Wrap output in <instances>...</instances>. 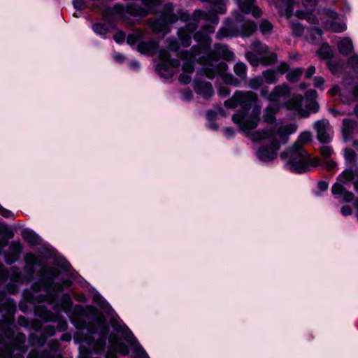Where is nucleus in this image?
Masks as SVG:
<instances>
[{
  "label": "nucleus",
  "instance_id": "obj_1",
  "mask_svg": "<svg viewBox=\"0 0 358 358\" xmlns=\"http://www.w3.org/2000/svg\"><path fill=\"white\" fill-rule=\"evenodd\" d=\"M24 266L20 269L13 266L10 270L0 262V282L5 285L10 294L19 292L20 287L37 280L30 289L23 291V299L19 303L20 310L24 313L33 312L34 319L30 321L24 316L17 319L19 326L33 331L27 341L25 334H15L12 327L17 303L0 292V344L8 347L6 358H25L29 345L31 350L27 358H45V350L41 349L45 344V255L42 252H27L23 256Z\"/></svg>",
  "mask_w": 358,
  "mask_h": 358
},
{
  "label": "nucleus",
  "instance_id": "obj_2",
  "mask_svg": "<svg viewBox=\"0 0 358 358\" xmlns=\"http://www.w3.org/2000/svg\"><path fill=\"white\" fill-rule=\"evenodd\" d=\"M72 267L51 245L46 244V303L55 313H66L76 329L86 331L80 339L75 341L83 347L87 345L95 353L104 351L108 340L110 352L123 356L129 353V348L115 334L109 335V328L104 315L93 306H76L69 294H61L64 288L71 286Z\"/></svg>",
  "mask_w": 358,
  "mask_h": 358
},
{
  "label": "nucleus",
  "instance_id": "obj_3",
  "mask_svg": "<svg viewBox=\"0 0 358 358\" xmlns=\"http://www.w3.org/2000/svg\"><path fill=\"white\" fill-rule=\"evenodd\" d=\"M218 13L213 11H203L195 10L192 18L197 22L200 20L211 22L213 24L203 26L201 29L194 35V38L197 45L192 48L191 52L181 54L180 59L185 60L182 64L183 73L180 74L179 80L184 84L191 81L189 73L194 71L193 63L196 61L203 66V71L208 79H213L215 75H219L222 80L227 85L238 86L239 81L231 73L226 71L228 65L224 62H219L220 58L227 62L234 61V53L230 50L226 45L217 43L214 48L210 51L211 39L209 34L215 31V26L219 22Z\"/></svg>",
  "mask_w": 358,
  "mask_h": 358
},
{
  "label": "nucleus",
  "instance_id": "obj_4",
  "mask_svg": "<svg viewBox=\"0 0 358 358\" xmlns=\"http://www.w3.org/2000/svg\"><path fill=\"white\" fill-rule=\"evenodd\" d=\"M257 100V95L251 91H237L224 102V106L228 108H235L238 106L241 108L242 110L233 115L232 121L238 126L244 136L253 141L267 140L270 142L269 145H261L256 152V156L262 162H271L277 158L282 144L287 142L289 136L296 131L298 126L295 123L276 124L272 128L252 131L259 122L261 107L257 106L251 109L252 104Z\"/></svg>",
  "mask_w": 358,
  "mask_h": 358
},
{
  "label": "nucleus",
  "instance_id": "obj_5",
  "mask_svg": "<svg viewBox=\"0 0 358 358\" xmlns=\"http://www.w3.org/2000/svg\"><path fill=\"white\" fill-rule=\"evenodd\" d=\"M280 158L285 162V168L292 172L303 173L320 164L317 157H311L304 150L289 147L280 154Z\"/></svg>",
  "mask_w": 358,
  "mask_h": 358
},
{
  "label": "nucleus",
  "instance_id": "obj_6",
  "mask_svg": "<svg viewBox=\"0 0 358 358\" xmlns=\"http://www.w3.org/2000/svg\"><path fill=\"white\" fill-rule=\"evenodd\" d=\"M257 29L256 24L250 20H245L242 14L237 13L235 20H227L224 26L216 33L217 39L241 36L248 37Z\"/></svg>",
  "mask_w": 358,
  "mask_h": 358
},
{
  "label": "nucleus",
  "instance_id": "obj_7",
  "mask_svg": "<svg viewBox=\"0 0 358 358\" xmlns=\"http://www.w3.org/2000/svg\"><path fill=\"white\" fill-rule=\"evenodd\" d=\"M350 185L358 192V167H350L343 171L338 176L337 182L332 186L331 192L335 196H342L344 202H351L354 199V194L346 189V187Z\"/></svg>",
  "mask_w": 358,
  "mask_h": 358
},
{
  "label": "nucleus",
  "instance_id": "obj_8",
  "mask_svg": "<svg viewBox=\"0 0 358 358\" xmlns=\"http://www.w3.org/2000/svg\"><path fill=\"white\" fill-rule=\"evenodd\" d=\"M93 1V8H96L104 15L119 13L124 10V8L120 5H115L111 10L106 4V0H92ZM143 4L147 8H142L136 5H131L127 8V12L134 16H145L151 10L153 6L161 3V0H142Z\"/></svg>",
  "mask_w": 358,
  "mask_h": 358
},
{
  "label": "nucleus",
  "instance_id": "obj_9",
  "mask_svg": "<svg viewBox=\"0 0 358 358\" xmlns=\"http://www.w3.org/2000/svg\"><path fill=\"white\" fill-rule=\"evenodd\" d=\"M0 223L6 225L12 232L10 237L8 234L0 233V255H3L7 265H12L20 259L23 252V245L20 241H13L8 244V240L14 237V231L6 223L3 222H0Z\"/></svg>",
  "mask_w": 358,
  "mask_h": 358
},
{
  "label": "nucleus",
  "instance_id": "obj_10",
  "mask_svg": "<svg viewBox=\"0 0 358 358\" xmlns=\"http://www.w3.org/2000/svg\"><path fill=\"white\" fill-rule=\"evenodd\" d=\"M179 19L186 21L189 19V14L184 10H180L178 14L173 13V6L169 3L165 5L159 19L150 20L149 24L155 33H167L169 31V26Z\"/></svg>",
  "mask_w": 358,
  "mask_h": 358
},
{
  "label": "nucleus",
  "instance_id": "obj_11",
  "mask_svg": "<svg viewBox=\"0 0 358 358\" xmlns=\"http://www.w3.org/2000/svg\"><path fill=\"white\" fill-rule=\"evenodd\" d=\"M317 96L314 90H309L306 93V108L302 107L303 99L301 96H295L285 103V107L288 110L295 111L301 117H308L310 113H317L319 110V105L315 101Z\"/></svg>",
  "mask_w": 358,
  "mask_h": 358
},
{
  "label": "nucleus",
  "instance_id": "obj_12",
  "mask_svg": "<svg viewBox=\"0 0 358 358\" xmlns=\"http://www.w3.org/2000/svg\"><path fill=\"white\" fill-rule=\"evenodd\" d=\"M251 50L245 53V57L250 64L254 66L260 64L268 65L274 63L277 59V56L274 53L268 51L266 45L255 41L251 44Z\"/></svg>",
  "mask_w": 358,
  "mask_h": 358
},
{
  "label": "nucleus",
  "instance_id": "obj_13",
  "mask_svg": "<svg viewBox=\"0 0 358 358\" xmlns=\"http://www.w3.org/2000/svg\"><path fill=\"white\" fill-rule=\"evenodd\" d=\"M145 39V32L141 29H136L128 34L127 43L130 46L136 45V50L139 53L152 56L157 50L158 42L155 39H150L147 41Z\"/></svg>",
  "mask_w": 358,
  "mask_h": 358
},
{
  "label": "nucleus",
  "instance_id": "obj_14",
  "mask_svg": "<svg viewBox=\"0 0 358 358\" xmlns=\"http://www.w3.org/2000/svg\"><path fill=\"white\" fill-rule=\"evenodd\" d=\"M110 324L115 331L122 334V338L129 344L132 351L139 358H150L131 331L121 320L113 317L110 320Z\"/></svg>",
  "mask_w": 358,
  "mask_h": 358
},
{
  "label": "nucleus",
  "instance_id": "obj_15",
  "mask_svg": "<svg viewBox=\"0 0 358 358\" xmlns=\"http://www.w3.org/2000/svg\"><path fill=\"white\" fill-rule=\"evenodd\" d=\"M328 93L331 96L339 93L343 103L350 104L358 99V83L355 85L352 83V78L345 77L343 78L341 88L338 85H334Z\"/></svg>",
  "mask_w": 358,
  "mask_h": 358
},
{
  "label": "nucleus",
  "instance_id": "obj_16",
  "mask_svg": "<svg viewBox=\"0 0 358 358\" xmlns=\"http://www.w3.org/2000/svg\"><path fill=\"white\" fill-rule=\"evenodd\" d=\"M324 28L330 31L341 33L347 29V25L343 17L331 9H323L320 12Z\"/></svg>",
  "mask_w": 358,
  "mask_h": 358
},
{
  "label": "nucleus",
  "instance_id": "obj_17",
  "mask_svg": "<svg viewBox=\"0 0 358 358\" xmlns=\"http://www.w3.org/2000/svg\"><path fill=\"white\" fill-rule=\"evenodd\" d=\"M180 62L178 59H170L169 51L160 49L158 51V63L156 71L160 76L168 78L174 73V69L178 67Z\"/></svg>",
  "mask_w": 358,
  "mask_h": 358
},
{
  "label": "nucleus",
  "instance_id": "obj_18",
  "mask_svg": "<svg viewBox=\"0 0 358 358\" xmlns=\"http://www.w3.org/2000/svg\"><path fill=\"white\" fill-rule=\"evenodd\" d=\"M204 76L208 78L205 73L203 71L202 66L194 80L193 85L194 89L197 94L203 99H208L214 94V90L210 82L204 81L202 80V78Z\"/></svg>",
  "mask_w": 358,
  "mask_h": 358
},
{
  "label": "nucleus",
  "instance_id": "obj_19",
  "mask_svg": "<svg viewBox=\"0 0 358 358\" xmlns=\"http://www.w3.org/2000/svg\"><path fill=\"white\" fill-rule=\"evenodd\" d=\"M316 55L320 59L325 61L332 73L338 72V65L332 61L334 57V52L328 43H323L316 52Z\"/></svg>",
  "mask_w": 358,
  "mask_h": 358
},
{
  "label": "nucleus",
  "instance_id": "obj_20",
  "mask_svg": "<svg viewBox=\"0 0 358 358\" xmlns=\"http://www.w3.org/2000/svg\"><path fill=\"white\" fill-rule=\"evenodd\" d=\"M314 127L317 131V139L320 142L327 143L330 142L333 136V129L329 121L326 119L317 120L315 122Z\"/></svg>",
  "mask_w": 358,
  "mask_h": 358
},
{
  "label": "nucleus",
  "instance_id": "obj_21",
  "mask_svg": "<svg viewBox=\"0 0 358 358\" xmlns=\"http://www.w3.org/2000/svg\"><path fill=\"white\" fill-rule=\"evenodd\" d=\"M241 11L245 14H251L254 17L259 18L262 10L255 4L256 0H235Z\"/></svg>",
  "mask_w": 358,
  "mask_h": 358
},
{
  "label": "nucleus",
  "instance_id": "obj_22",
  "mask_svg": "<svg viewBox=\"0 0 358 358\" xmlns=\"http://www.w3.org/2000/svg\"><path fill=\"white\" fill-rule=\"evenodd\" d=\"M197 23H189L178 31V38L182 46L188 47L191 43L192 34L196 29Z\"/></svg>",
  "mask_w": 358,
  "mask_h": 358
},
{
  "label": "nucleus",
  "instance_id": "obj_23",
  "mask_svg": "<svg viewBox=\"0 0 358 358\" xmlns=\"http://www.w3.org/2000/svg\"><path fill=\"white\" fill-rule=\"evenodd\" d=\"M289 87L287 84L277 85L274 87L273 92L268 95L267 100L270 102L279 103L280 99L289 96Z\"/></svg>",
  "mask_w": 358,
  "mask_h": 358
},
{
  "label": "nucleus",
  "instance_id": "obj_24",
  "mask_svg": "<svg viewBox=\"0 0 358 358\" xmlns=\"http://www.w3.org/2000/svg\"><path fill=\"white\" fill-rule=\"evenodd\" d=\"M296 3L295 0H278L276 2V7L281 15L290 18L292 16L294 6Z\"/></svg>",
  "mask_w": 358,
  "mask_h": 358
},
{
  "label": "nucleus",
  "instance_id": "obj_25",
  "mask_svg": "<svg viewBox=\"0 0 358 358\" xmlns=\"http://www.w3.org/2000/svg\"><path fill=\"white\" fill-rule=\"evenodd\" d=\"M289 66L287 63L281 64L276 71L274 70H266L262 73V79L264 78L265 82L268 84H273L278 81L277 72L280 73H284L287 71Z\"/></svg>",
  "mask_w": 358,
  "mask_h": 358
},
{
  "label": "nucleus",
  "instance_id": "obj_26",
  "mask_svg": "<svg viewBox=\"0 0 358 358\" xmlns=\"http://www.w3.org/2000/svg\"><path fill=\"white\" fill-rule=\"evenodd\" d=\"M280 109V103H271L263 111V120L268 124H273L275 122V115Z\"/></svg>",
  "mask_w": 358,
  "mask_h": 358
},
{
  "label": "nucleus",
  "instance_id": "obj_27",
  "mask_svg": "<svg viewBox=\"0 0 358 358\" xmlns=\"http://www.w3.org/2000/svg\"><path fill=\"white\" fill-rule=\"evenodd\" d=\"M337 49L343 56H348L354 50L352 41L349 37H343L337 42Z\"/></svg>",
  "mask_w": 358,
  "mask_h": 358
},
{
  "label": "nucleus",
  "instance_id": "obj_28",
  "mask_svg": "<svg viewBox=\"0 0 358 358\" xmlns=\"http://www.w3.org/2000/svg\"><path fill=\"white\" fill-rule=\"evenodd\" d=\"M21 235L24 241L30 247H34L39 244L40 239L38 236L31 229L25 228L22 229Z\"/></svg>",
  "mask_w": 358,
  "mask_h": 358
},
{
  "label": "nucleus",
  "instance_id": "obj_29",
  "mask_svg": "<svg viewBox=\"0 0 358 358\" xmlns=\"http://www.w3.org/2000/svg\"><path fill=\"white\" fill-rule=\"evenodd\" d=\"M357 126V122L351 119L343 120L342 131L345 141H348L350 138Z\"/></svg>",
  "mask_w": 358,
  "mask_h": 358
},
{
  "label": "nucleus",
  "instance_id": "obj_30",
  "mask_svg": "<svg viewBox=\"0 0 358 358\" xmlns=\"http://www.w3.org/2000/svg\"><path fill=\"white\" fill-rule=\"evenodd\" d=\"M312 138L311 133L309 131L301 132L297 138L296 141L292 147L303 149V145L310 142Z\"/></svg>",
  "mask_w": 358,
  "mask_h": 358
},
{
  "label": "nucleus",
  "instance_id": "obj_31",
  "mask_svg": "<svg viewBox=\"0 0 358 358\" xmlns=\"http://www.w3.org/2000/svg\"><path fill=\"white\" fill-rule=\"evenodd\" d=\"M296 16L298 18L306 20L310 24H318L319 23L318 18L313 13L299 10L296 12Z\"/></svg>",
  "mask_w": 358,
  "mask_h": 358
},
{
  "label": "nucleus",
  "instance_id": "obj_32",
  "mask_svg": "<svg viewBox=\"0 0 358 358\" xmlns=\"http://www.w3.org/2000/svg\"><path fill=\"white\" fill-rule=\"evenodd\" d=\"M310 36L308 40L313 44H317L322 39L323 31L319 27H315L309 30Z\"/></svg>",
  "mask_w": 358,
  "mask_h": 358
},
{
  "label": "nucleus",
  "instance_id": "obj_33",
  "mask_svg": "<svg viewBox=\"0 0 358 358\" xmlns=\"http://www.w3.org/2000/svg\"><path fill=\"white\" fill-rule=\"evenodd\" d=\"M344 157L345 163L348 166H352L357 163V154L351 148H348L345 150Z\"/></svg>",
  "mask_w": 358,
  "mask_h": 358
},
{
  "label": "nucleus",
  "instance_id": "obj_34",
  "mask_svg": "<svg viewBox=\"0 0 358 358\" xmlns=\"http://www.w3.org/2000/svg\"><path fill=\"white\" fill-rule=\"evenodd\" d=\"M93 301L98 306H99L101 308H102L106 312H109V310L111 309V307L110 306V305L102 297V296L98 292L94 293Z\"/></svg>",
  "mask_w": 358,
  "mask_h": 358
},
{
  "label": "nucleus",
  "instance_id": "obj_35",
  "mask_svg": "<svg viewBox=\"0 0 358 358\" xmlns=\"http://www.w3.org/2000/svg\"><path fill=\"white\" fill-rule=\"evenodd\" d=\"M303 73V69L302 68H296L290 70L286 77L289 81L294 83L299 80Z\"/></svg>",
  "mask_w": 358,
  "mask_h": 358
},
{
  "label": "nucleus",
  "instance_id": "obj_36",
  "mask_svg": "<svg viewBox=\"0 0 358 358\" xmlns=\"http://www.w3.org/2000/svg\"><path fill=\"white\" fill-rule=\"evenodd\" d=\"M234 73L242 80L247 77V66L244 63L238 62L234 66Z\"/></svg>",
  "mask_w": 358,
  "mask_h": 358
},
{
  "label": "nucleus",
  "instance_id": "obj_37",
  "mask_svg": "<svg viewBox=\"0 0 358 358\" xmlns=\"http://www.w3.org/2000/svg\"><path fill=\"white\" fill-rule=\"evenodd\" d=\"M290 27L292 32L295 36H301L304 32V28L303 25L299 23L297 20H290Z\"/></svg>",
  "mask_w": 358,
  "mask_h": 358
},
{
  "label": "nucleus",
  "instance_id": "obj_38",
  "mask_svg": "<svg viewBox=\"0 0 358 358\" xmlns=\"http://www.w3.org/2000/svg\"><path fill=\"white\" fill-rule=\"evenodd\" d=\"M92 28L94 33L101 36H104L109 31L108 27L103 23H94Z\"/></svg>",
  "mask_w": 358,
  "mask_h": 358
},
{
  "label": "nucleus",
  "instance_id": "obj_39",
  "mask_svg": "<svg viewBox=\"0 0 358 358\" xmlns=\"http://www.w3.org/2000/svg\"><path fill=\"white\" fill-rule=\"evenodd\" d=\"M273 29L272 24L267 20H262L259 24V29L263 34H270Z\"/></svg>",
  "mask_w": 358,
  "mask_h": 358
},
{
  "label": "nucleus",
  "instance_id": "obj_40",
  "mask_svg": "<svg viewBox=\"0 0 358 358\" xmlns=\"http://www.w3.org/2000/svg\"><path fill=\"white\" fill-rule=\"evenodd\" d=\"M347 64L357 74H358V55H353L348 59Z\"/></svg>",
  "mask_w": 358,
  "mask_h": 358
},
{
  "label": "nucleus",
  "instance_id": "obj_41",
  "mask_svg": "<svg viewBox=\"0 0 358 358\" xmlns=\"http://www.w3.org/2000/svg\"><path fill=\"white\" fill-rule=\"evenodd\" d=\"M216 114L214 111L209 110L207 112V118L208 120V122L207 123V127L209 129L216 130L217 129V124L213 122V119L215 118Z\"/></svg>",
  "mask_w": 358,
  "mask_h": 358
},
{
  "label": "nucleus",
  "instance_id": "obj_42",
  "mask_svg": "<svg viewBox=\"0 0 358 358\" xmlns=\"http://www.w3.org/2000/svg\"><path fill=\"white\" fill-rule=\"evenodd\" d=\"M262 77H256L250 80L249 87L252 90H257L262 86Z\"/></svg>",
  "mask_w": 358,
  "mask_h": 358
},
{
  "label": "nucleus",
  "instance_id": "obj_43",
  "mask_svg": "<svg viewBox=\"0 0 358 358\" xmlns=\"http://www.w3.org/2000/svg\"><path fill=\"white\" fill-rule=\"evenodd\" d=\"M169 51L177 52L179 50V45L176 39L169 38L166 41Z\"/></svg>",
  "mask_w": 358,
  "mask_h": 358
},
{
  "label": "nucleus",
  "instance_id": "obj_44",
  "mask_svg": "<svg viewBox=\"0 0 358 358\" xmlns=\"http://www.w3.org/2000/svg\"><path fill=\"white\" fill-rule=\"evenodd\" d=\"M324 79L322 76H315L313 78L314 86L322 91L324 89Z\"/></svg>",
  "mask_w": 358,
  "mask_h": 358
},
{
  "label": "nucleus",
  "instance_id": "obj_45",
  "mask_svg": "<svg viewBox=\"0 0 358 358\" xmlns=\"http://www.w3.org/2000/svg\"><path fill=\"white\" fill-rule=\"evenodd\" d=\"M113 38L116 43H122L124 41V40L126 38V35L123 31H118L114 35Z\"/></svg>",
  "mask_w": 358,
  "mask_h": 358
},
{
  "label": "nucleus",
  "instance_id": "obj_46",
  "mask_svg": "<svg viewBox=\"0 0 358 358\" xmlns=\"http://www.w3.org/2000/svg\"><path fill=\"white\" fill-rule=\"evenodd\" d=\"M321 155L324 157H329V156L331 155L332 152H333V150L331 147L329 146H323L322 148H321Z\"/></svg>",
  "mask_w": 358,
  "mask_h": 358
},
{
  "label": "nucleus",
  "instance_id": "obj_47",
  "mask_svg": "<svg viewBox=\"0 0 358 358\" xmlns=\"http://www.w3.org/2000/svg\"><path fill=\"white\" fill-rule=\"evenodd\" d=\"M223 134L226 138H231L235 136V131L231 127H226L223 129Z\"/></svg>",
  "mask_w": 358,
  "mask_h": 358
},
{
  "label": "nucleus",
  "instance_id": "obj_48",
  "mask_svg": "<svg viewBox=\"0 0 358 358\" xmlns=\"http://www.w3.org/2000/svg\"><path fill=\"white\" fill-rule=\"evenodd\" d=\"M0 214L6 218H12V219L14 218L13 213L11 211L3 208L1 206H0Z\"/></svg>",
  "mask_w": 358,
  "mask_h": 358
},
{
  "label": "nucleus",
  "instance_id": "obj_49",
  "mask_svg": "<svg viewBox=\"0 0 358 358\" xmlns=\"http://www.w3.org/2000/svg\"><path fill=\"white\" fill-rule=\"evenodd\" d=\"M129 66L134 71H138L140 69L141 64L136 59H131L128 62Z\"/></svg>",
  "mask_w": 358,
  "mask_h": 358
},
{
  "label": "nucleus",
  "instance_id": "obj_50",
  "mask_svg": "<svg viewBox=\"0 0 358 358\" xmlns=\"http://www.w3.org/2000/svg\"><path fill=\"white\" fill-rule=\"evenodd\" d=\"M73 5L76 10H82L85 8L84 0H73Z\"/></svg>",
  "mask_w": 358,
  "mask_h": 358
},
{
  "label": "nucleus",
  "instance_id": "obj_51",
  "mask_svg": "<svg viewBox=\"0 0 358 358\" xmlns=\"http://www.w3.org/2000/svg\"><path fill=\"white\" fill-rule=\"evenodd\" d=\"M316 69L315 66L310 65L308 66L307 70L305 72V78H310L315 73Z\"/></svg>",
  "mask_w": 358,
  "mask_h": 358
},
{
  "label": "nucleus",
  "instance_id": "obj_52",
  "mask_svg": "<svg viewBox=\"0 0 358 358\" xmlns=\"http://www.w3.org/2000/svg\"><path fill=\"white\" fill-rule=\"evenodd\" d=\"M217 93L221 96H225L230 93L229 88L227 86H222L217 90Z\"/></svg>",
  "mask_w": 358,
  "mask_h": 358
},
{
  "label": "nucleus",
  "instance_id": "obj_53",
  "mask_svg": "<svg viewBox=\"0 0 358 358\" xmlns=\"http://www.w3.org/2000/svg\"><path fill=\"white\" fill-rule=\"evenodd\" d=\"M113 58L119 63H122L125 59V56L120 52H115L113 55Z\"/></svg>",
  "mask_w": 358,
  "mask_h": 358
},
{
  "label": "nucleus",
  "instance_id": "obj_54",
  "mask_svg": "<svg viewBox=\"0 0 358 358\" xmlns=\"http://www.w3.org/2000/svg\"><path fill=\"white\" fill-rule=\"evenodd\" d=\"M341 213L344 216L350 215L352 214V209L348 206H344L341 208Z\"/></svg>",
  "mask_w": 358,
  "mask_h": 358
},
{
  "label": "nucleus",
  "instance_id": "obj_55",
  "mask_svg": "<svg viewBox=\"0 0 358 358\" xmlns=\"http://www.w3.org/2000/svg\"><path fill=\"white\" fill-rule=\"evenodd\" d=\"M336 164L334 161L330 159H327L324 162V166L329 170H333L336 167Z\"/></svg>",
  "mask_w": 358,
  "mask_h": 358
},
{
  "label": "nucleus",
  "instance_id": "obj_56",
  "mask_svg": "<svg viewBox=\"0 0 358 358\" xmlns=\"http://www.w3.org/2000/svg\"><path fill=\"white\" fill-rule=\"evenodd\" d=\"M328 183L325 181H320L317 184L318 189L321 191H326L328 189Z\"/></svg>",
  "mask_w": 358,
  "mask_h": 358
},
{
  "label": "nucleus",
  "instance_id": "obj_57",
  "mask_svg": "<svg viewBox=\"0 0 358 358\" xmlns=\"http://www.w3.org/2000/svg\"><path fill=\"white\" fill-rule=\"evenodd\" d=\"M0 233L8 234V235L10 237L12 236V232L8 230L7 227L3 224L0 223Z\"/></svg>",
  "mask_w": 358,
  "mask_h": 358
},
{
  "label": "nucleus",
  "instance_id": "obj_58",
  "mask_svg": "<svg viewBox=\"0 0 358 358\" xmlns=\"http://www.w3.org/2000/svg\"><path fill=\"white\" fill-rule=\"evenodd\" d=\"M45 332H46V336L53 335L54 333H55V328H54V327H52L51 325L46 326Z\"/></svg>",
  "mask_w": 358,
  "mask_h": 358
},
{
  "label": "nucleus",
  "instance_id": "obj_59",
  "mask_svg": "<svg viewBox=\"0 0 358 358\" xmlns=\"http://www.w3.org/2000/svg\"><path fill=\"white\" fill-rule=\"evenodd\" d=\"M329 112H331L334 117H338L339 115H342L344 114V113L341 112V111H339L338 110H336V109H330Z\"/></svg>",
  "mask_w": 358,
  "mask_h": 358
},
{
  "label": "nucleus",
  "instance_id": "obj_60",
  "mask_svg": "<svg viewBox=\"0 0 358 358\" xmlns=\"http://www.w3.org/2000/svg\"><path fill=\"white\" fill-rule=\"evenodd\" d=\"M71 338V336L68 334H64L61 336V339L62 341H70Z\"/></svg>",
  "mask_w": 358,
  "mask_h": 358
},
{
  "label": "nucleus",
  "instance_id": "obj_61",
  "mask_svg": "<svg viewBox=\"0 0 358 358\" xmlns=\"http://www.w3.org/2000/svg\"><path fill=\"white\" fill-rule=\"evenodd\" d=\"M192 96V93L190 92H186L183 93V99H188Z\"/></svg>",
  "mask_w": 358,
  "mask_h": 358
},
{
  "label": "nucleus",
  "instance_id": "obj_62",
  "mask_svg": "<svg viewBox=\"0 0 358 358\" xmlns=\"http://www.w3.org/2000/svg\"><path fill=\"white\" fill-rule=\"evenodd\" d=\"M354 206L356 208V210H357V217L358 218V199L356 200L355 202H354Z\"/></svg>",
  "mask_w": 358,
  "mask_h": 358
},
{
  "label": "nucleus",
  "instance_id": "obj_63",
  "mask_svg": "<svg viewBox=\"0 0 358 358\" xmlns=\"http://www.w3.org/2000/svg\"><path fill=\"white\" fill-rule=\"evenodd\" d=\"M46 358H63V357H62L60 355H53L52 357H49L46 354Z\"/></svg>",
  "mask_w": 358,
  "mask_h": 358
},
{
  "label": "nucleus",
  "instance_id": "obj_64",
  "mask_svg": "<svg viewBox=\"0 0 358 358\" xmlns=\"http://www.w3.org/2000/svg\"><path fill=\"white\" fill-rule=\"evenodd\" d=\"M354 113L358 117V105L355 108Z\"/></svg>",
  "mask_w": 358,
  "mask_h": 358
}]
</instances>
